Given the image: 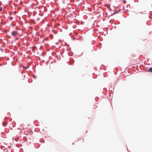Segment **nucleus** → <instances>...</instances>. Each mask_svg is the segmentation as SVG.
<instances>
[{"instance_id":"f257e3e1","label":"nucleus","mask_w":152,"mask_h":152,"mask_svg":"<svg viewBox=\"0 0 152 152\" xmlns=\"http://www.w3.org/2000/svg\"><path fill=\"white\" fill-rule=\"evenodd\" d=\"M18 32L15 31H13L11 33V34L12 35V36H14L15 37H16V36L18 35Z\"/></svg>"},{"instance_id":"f03ea898","label":"nucleus","mask_w":152,"mask_h":152,"mask_svg":"<svg viewBox=\"0 0 152 152\" xmlns=\"http://www.w3.org/2000/svg\"><path fill=\"white\" fill-rule=\"evenodd\" d=\"M148 72H152V68H150L149 70H148Z\"/></svg>"},{"instance_id":"7ed1b4c3","label":"nucleus","mask_w":152,"mask_h":152,"mask_svg":"<svg viewBox=\"0 0 152 152\" xmlns=\"http://www.w3.org/2000/svg\"><path fill=\"white\" fill-rule=\"evenodd\" d=\"M2 10V8L1 7H0V11H1Z\"/></svg>"},{"instance_id":"20e7f679","label":"nucleus","mask_w":152,"mask_h":152,"mask_svg":"<svg viewBox=\"0 0 152 152\" xmlns=\"http://www.w3.org/2000/svg\"><path fill=\"white\" fill-rule=\"evenodd\" d=\"M3 126H5V124H4L3 123Z\"/></svg>"}]
</instances>
